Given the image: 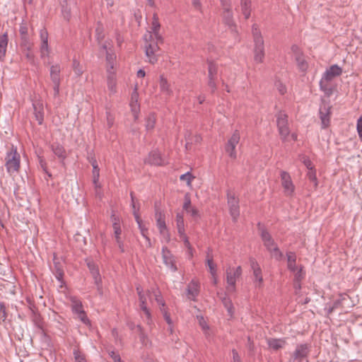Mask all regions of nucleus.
Here are the masks:
<instances>
[{"label": "nucleus", "mask_w": 362, "mask_h": 362, "mask_svg": "<svg viewBox=\"0 0 362 362\" xmlns=\"http://www.w3.org/2000/svg\"><path fill=\"white\" fill-rule=\"evenodd\" d=\"M5 166L9 174H13L19 171L21 166V156L17 151V148L12 146L10 151L7 152Z\"/></svg>", "instance_id": "f257e3e1"}, {"label": "nucleus", "mask_w": 362, "mask_h": 362, "mask_svg": "<svg viewBox=\"0 0 362 362\" xmlns=\"http://www.w3.org/2000/svg\"><path fill=\"white\" fill-rule=\"evenodd\" d=\"M154 37L151 33H148L144 35L145 42V51L146 55L148 58V61L151 64H154L157 62L158 59L155 54L156 52L158 49V43L163 42L161 40H156L154 42Z\"/></svg>", "instance_id": "f03ea898"}, {"label": "nucleus", "mask_w": 362, "mask_h": 362, "mask_svg": "<svg viewBox=\"0 0 362 362\" xmlns=\"http://www.w3.org/2000/svg\"><path fill=\"white\" fill-rule=\"evenodd\" d=\"M311 351V346L309 344H298L295 350L291 354L289 362H303L308 358Z\"/></svg>", "instance_id": "7ed1b4c3"}, {"label": "nucleus", "mask_w": 362, "mask_h": 362, "mask_svg": "<svg viewBox=\"0 0 362 362\" xmlns=\"http://www.w3.org/2000/svg\"><path fill=\"white\" fill-rule=\"evenodd\" d=\"M276 117L279 133L281 139L285 141L290 133L288 127V116L284 112L280 111L277 113Z\"/></svg>", "instance_id": "20e7f679"}, {"label": "nucleus", "mask_w": 362, "mask_h": 362, "mask_svg": "<svg viewBox=\"0 0 362 362\" xmlns=\"http://www.w3.org/2000/svg\"><path fill=\"white\" fill-rule=\"evenodd\" d=\"M61 68L58 64L50 66L49 76L53 84L54 97H57L59 94V87L61 83L60 76Z\"/></svg>", "instance_id": "39448f33"}, {"label": "nucleus", "mask_w": 362, "mask_h": 362, "mask_svg": "<svg viewBox=\"0 0 362 362\" xmlns=\"http://www.w3.org/2000/svg\"><path fill=\"white\" fill-rule=\"evenodd\" d=\"M242 274V268L238 266L235 269H228L226 270V281L228 285L227 290L228 291H234L235 290L236 279Z\"/></svg>", "instance_id": "423d86ee"}, {"label": "nucleus", "mask_w": 362, "mask_h": 362, "mask_svg": "<svg viewBox=\"0 0 362 362\" xmlns=\"http://www.w3.org/2000/svg\"><path fill=\"white\" fill-rule=\"evenodd\" d=\"M227 199L230 214L232 216L233 221L236 222L240 216L239 199L234 194H231L229 192L227 194Z\"/></svg>", "instance_id": "0eeeda50"}, {"label": "nucleus", "mask_w": 362, "mask_h": 362, "mask_svg": "<svg viewBox=\"0 0 362 362\" xmlns=\"http://www.w3.org/2000/svg\"><path fill=\"white\" fill-rule=\"evenodd\" d=\"M240 133L238 130H235L226 144V151L228 154V156L233 159H235L237 157L235 148L240 141Z\"/></svg>", "instance_id": "6e6552de"}, {"label": "nucleus", "mask_w": 362, "mask_h": 362, "mask_svg": "<svg viewBox=\"0 0 362 362\" xmlns=\"http://www.w3.org/2000/svg\"><path fill=\"white\" fill-rule=\"evenodd\" d=\"M257 226L264 246L268 252H271L274 247L278 246L276 243L274 241L269 231L262 226L259 223Z\"/></svg>", "instance_id": "1a4fd4ad"}, {"label": "nucleus", "mask_w": 362, "mask_h": 362, "mask_svg": "<svg viewBox=\"0 0 362 362\" xmlns=\"http://www.w3.org/2000/svg\"><path fill=\"white\" fill-rule=\"evenodd\" d=\"M331 106L323 101L320 105L319 110L320 118L321 120V127L322 129H326L329 127L330 123Z\"/></svg>", "instance_id": "9d476101"}, {"label": "nucleus", "mask_w": 362, "mask_h": 362, "mask_svg": "<svg viewBox=\"0 0 362 362\" xmlns=\"http://www.w3.org/2000/svg\"><path fill=\"white\" fill-rule=\"evenodd\" d=\"M342 74V69L337 64L332 65L325 72L322 80L320 82L321 88H322L323 81H330L334 78L339 76Z\"/></svg>", "instance_id": "9b49d317"}, {"label": "nucleus", "mask_w": 362, "mask_h": 362, "mask_svg": "<svg viewBox=\"0 0 362 362\" xmlns=\"http://www.w3.org/2000/svg\"><path fill=\"white\" fill-rule=\"evenodd\" d=\"M222 17L223 23L228 27L234 37H236L238 33L236 25L234 23L233 13L230 8H226L223 11Z\"/></svg>", "instance_id": "f8f14e48"}, {"label": "nucleus", "mask_w": 362, "mask_h": 362, "mask_svg": "<svg viewBox=\"0 0 362 362\" xmlns=\"http://www.w3.org/2000/svg\"><path fill=\"white\" fill-rule=\"evenodd\" d=\"M162 257L163 263L168 267L173 272L177 271V267L175 264L174 257L167 247L162 248Z\"/></svg>", "instance_id": "ddd939ff"}, {"label": "nucleus", "mask_w": 362, "mask_h": 362, "mask_svg": "<svg viewBox=\"0 0 362 362\" xmlns=\"http://www.w3.org/2000/svg\"><path fill=\"white\" fill-rule=\"evenodd\" d=\"M281 185L287 195H291L294 192V185L291 181L290 175L286 171L281 172Z\"/></svg>", "instance_id": "4468645a"}, {"label": "nucleus", "mask_w": 362, "mask_h": 362, "mask_svg": "<svg viewBox=\"0 0 362 362\" xmlns=\"http://www.w3.org/2000/svg\"><path fill=\"white\" fill-rule=\"evenodd\" d=\"M53 264L54 267L52 269L53 274L60 283H63V277L64 274V264L59 261L55 255H54L53 257Z\"/></svg>", "instance_id": "2eb2a0df"}, {"label": "nucleus", "mask_w": 362, "mask_h": 362, "mask_svg": "<svg viewBox=\"0 0 362 362\" xmlns=\"http://www.w3.org/2000/svg\"><path fill=\"white\" fill-rule=\"evenodd\" d=\"M156 223L157 226L159 229V232L161 235H163L164 237L166 236L168 241L170 240V235L168 233L167 230V226L165 221V216L158 211H156Z\"/></svg>", "instance_id": "dca6fc26"}, {"label": "nucleus", "mask_w": 362, "mask_h": 362, "mask_svg": "<svg viewBox=\"0 0 362 362\" xmlns=\"http://www.w3.org/2000/svg\"><path fill=\"white\" fill-rule=\"evenodd\" d=\"M40 37L41 40L40 54L41 57L48 55L49 49L48 46V33L45 28H42L40 31Z\"/></svg>", "instance_id": "f3484780"}, {"label": "nucleus", "mask_w": 362, "mask_h": 362, "mask_svg": "<svg viewBox=\"0 0 362 362\" xmlns=\"http://www.w3.org/2000/svg\"><path fill=\"white\" fill-rule=\"evenodd\" d=\"M145 163L151 165H163L165 160L161 154L158 151H152L149 153L148 158L145 160Z\"/></svg>", "instance_id": "a211bd4d"}, {"label": "nucleus", "mask_w": 362, "mask_h": 362, "mask_svg": "<svg viewBox=\"0 0 362 362\" xmlns=\"http://www.w3.org/2000/svg\"><path fill=\"white\" fill-rule=\"evenodd\" d=\"M34 115L40 125L42 124L44 121V106L40 100H35L33 103Z\"/></svg>", "instance_id": "6ab92c4d"}, {"label": "nucleus", "mask_w": 362, "mask_h": 362, "mask_svg": "<svg viewBox=\"0 0 362 362\" xmlns=\"http://www.w3.org/2000/svg\"><path fill=\"white\" fill-rule=\"evenodd\" d=\"M139 93L136 88H134L131 95L130 107L132 112L134 115V119H137L139 117V112L140 111V105L138 103Z\"/></svg>", "instance_id": "aec40b11"}, {"label": "nucleus", "mask_w": 362, "mask_h": 362, "mask_svg": "<svg viewBox=\"0 0 362 362\" xmlns=\"http://www.w3.org/2000/svg\"><path fill=\"white\" fill-rule=\"evenodd\" d=\"M19 33L21 35V47H30V37L28 35V27L26 23H22L20 25Z\"/></svg>", "instance_id": "412c9836"}, {"label": "nucleus", "mask_w": 362, "mask_h": 362, "mask_svg": "<svg viewBox=\"0 0 362 362\" xmlns=\"http://www.w3.org/2000/svg\"><path fill=\"white\" fill-rule=\"evenodd\" d=\"M264 42H257L255 43L254 47V60L256 63H262L264 58Z\"/></svg>", "instance_id": "4be33fe9"}, {"label": "nucleus", "mask_w": 362, "mask_h": 362, "mask_svg": "<svg viewBox=\"0 0 362 362\" xmlns=\"http://www.w3.org/2000/svg\"><path fill=\"white\" fill-rule=\"evenodd\" d=\"M50 148L54 155L60 160L62 165H64V160L66 158V153L63 146L59 143H53L50 145Z\"/></svg>", "instance_id": "5701e85b"}, {"label": "nucleus", "mask_w": 362, "mask_h": 362, "mask_svg": "<svg viewBox=\"0 0 362 362\" xmlns=\"http://www.w3.org/2000/svg\"><path fill=\"white\" fill-rule=\"evenodd\" d=\"M267 341L269 347L274 351L284 348L286 344L285 339L269 338Z\"/></svg>", "instance_id": "b1692460"}, {"label": "nucleus", "mask_w": 362, "mask_h": 362, "mask_svg": "<svg viewBox=\"0 0 362 362\" xmlns=\"http://www.w3.org/2000/svg\"><path fill=\"white\" fill-rule=\"evenodd\" d=\"M112 227H113V230H114L115 240L118 245V247L119 248V250L122 252H124V244L120 238V235L122 233L120 225L117 222H115L114 223H112Z\"/></svg>", "instance_id": "393cba45"}, {"label": "nucleus", "mask_w": 362, "mask_h": 362, "mask_svg": "<svg viewBox=\"0 0 362 362\" xmlns=\"http://www.w3.org/2000/svg\"><path fill=\"white\" fill-rule=\"evenodd\" d=\"M187 293L188 298L195 300L196 297L199 295V284L194 281H192L187 286Z\"/></svg>", "instance_id": "a878e982"}, {"label": "nucleus", "mask_w": 362, "mask_h": 362, "mask_svg": "<svg viewBox=\"0 0 362 362\" xmlns=\"http://www.w3.org/2000/svg\"><path fill=\"white\" fill-rule=\"evenodd\" d=\"M151 30H152V33H153V37H154V38L157 40H162V37L160 36V35L159 34V30H160V23L158 22V16L156 14H154L153 15V21H152V23H151Z\"/></svg>", "instance_id": "bb28decb"}, {"label": "nucleus", "mask_w": 362, "mask_h": 362, "mask_svg": "<svg viewBox=\"0 0 362 362\" xmlns=\"http://www.w3.org/2000/svg\"><path fill=\"white\" fill-rule=\"evenodd\" d=\"M8 38L7 33L0 35V61H3L5 57Z\"/></svg>", "instance_id": "cd10ccee"}, {"label": "nucleus", "mask_w": 362, "mask_h": 362, "mask_svg": "<svg viewBox=\"0 0 362 362\" xmlns=\"http://www.w3.org/2000/svg\"><path fill=\"white\" fill-rule=\"evenodd\" d=\"M91 165L93 166V182L94 184L95 188L97 189L98 187H100L99 183L100 169L95 160H93L91 161Z\"/></svg>", "instance_id": "c85d7f7f"}, {"label": "nucleus", "mask_w": 362, "mask_h": 362, "mask_svg": "<svg viewBox=\"0 0 362 362\" xmlns=\"http://www.w3.org/2000/svg\"><path fill=\"white\" fill-rule=\"evenodd\" d=\"M287 261H288V269L292 272H295L298 267L296 266V256L295 252H288L286 253Z\"/></svg>", "instance_id": "c756f323"}, {"label": "nucleus", "mask_w": 362, "mask_h": 362, "mask_svg": "<svg viewBox=\"0 0 362 362\" xmlns=\"http://www.w3.org/2000/svg\"><path fill=\"white\" fill-rule=\"evenodd\" d=\"M208 78H218V66L212 61H208Z\"/></svg>", "instance_id": "7c9ffc66"}, {"label": "nucleus", "mask_w": 362, "mask_h": 362, "mask_svg": "<svg viewBox=\"0 0 362 362\" xmlns=\"http://www.w3.org/2000/svg\"><path fill=\"white\" fill-rule=\"evenodd\" d=\"M159 85L160 91L163 93L167 95H170L171 94L172 90L170 88V84L168 83L167 79L165 78L163 76H160Z\"/></svg>", "instance_id": "2f4dec72"}, {"label": "nucleus", "mask_w": 362, "mask_h": 362, "mask_svg": "<svg viewBox=\"0 0 362 362\" xmlns=\"http://www.w3.org/2000/svg\"><path fill=\"white\" fill-rule=\"evenodd\" d=\"M91 274H92V276H93V277L94 279L95 284V285L97 286V289H98V293L100 295H102L103 294L102 281H101V277H100V275L98 269H93L92 271Z\"/></svg>", "instance_id": "473e14b6"}, {"label": "nucleus", "mask_w": 362, "mask_h": 362, "mask_svg": "<svg viewBox=\"0 0 362 362\" xmlns=\"http://www.w3.org/2000/svg\"><path fill=\"white\" fill-rule=\"evenodd\" d=\"M156 119L154 113H150L146 118V131L152 130L156 124Z\"/></svg>", "instance_id": "72a5a7b5"}, {"label": "nucleus", "mask_w": 362, "mask_h": 362, "mask_svg": "<svg viewBox=\"0 0 362 362\" xmlns=\"http://www.w3.org/2000/svg\"><path fill=\"white\" fill-rule=\"evenodd\" d=\"M176 224L179 235H183L185 233L184 218L183 215L180 213L176 215Z\"/></svg>", "instance_id": "f704fd0d"}, {"label": "nucleus", "mask_w": 362, "mask_h": 362, "mask_svg": "<svg viewBox=\"0 0 362 362\" xmlns=\"http://www.w3.org/2000/svg\"><path fill=\"white\" fill-rule=\"evenodd\" d=\"M295 61L296 62L297 66L300 71H305L308 69V64L305 59L304 54L295 58Z\"/></svg>", "instance_id": "c9c22d12"}, {"label": "nucleus", "mask_w": 362, "mask_h": 362, "mask_svg": "<svg viewBox=\"0 0 362 362\" xmlns=\"http://www.w3.org/2000/svg\"><path fill=\"white\" fill-rule=\"evenodd\" d=\"M252 33L253 36L254 43L257 42L259 41L264 42L262 36L261 35V32L256 24L252 25Z\"/></svg>", "instance_id": "e433bc0d"}, {"label": "nucleus", "mask_w": 362, "mask_h": 362, "mask_svg": "<svg viewBox=\"0 0 362 362\" xmlns=\"http://www.w3.org/2000/svg\"><path fill=\"white\" fill-rule=\"evenodd\" d=\"M22 48L23 49L24 55L25 56L28 61L31 64H35V56H34V54L31 51V48H32L31 42L30 43L29 47H22Z\"/></svg>", "instance_id": "4c0bfd02"}, {"label": "nucleus", "mask_w": 362, "mask_h": 362, "mask_svg": "<svg viewBox=\"0 0 362 362\" xmlns=\"http://www.w3.org/2000/svg\"><path fill=\"white\" fill-rule=\"evenodd\" d=\"M207 266L209 269V272L211 274L212 277L216 276V265L214 264L213 261V258L209 257V255H207L206 259Z\"/></svg>", "instance_id": "58836bf2"}, {"label": "nucleus", "mask_w": 362, "mask_h": 362, "mask_svg": "<svg viewBox=\"0 0 362 362\" xmlns=\"http://www.w3.org/2000/svg\"><path fill=\"white\" fill-rule=\"evenodd\" d=\"M240 4H241L242 13L244 15L245 18L248 19L250 16V13H251V9H250L251 3H247L245 1H244L243 3H242Z\"/></svg>", "instance_id": "ea45409f"}, {"label": "nucleus", "mask_w": 362, "mask_h": 362, "mask_svg": "<svg viewBox=\"0 0 362 362\" xmlns=\"http://www.w3.org/2000/svg\"><path fill=\"white\" fill-rule=\"evenodd\" d=\"M253 276L255 278V283L256 284V286L260 287L263 281L261 269H255V271H253Z\"/></svg>", "instance_id": "a19ab883"}, {"label": "nucleus", "mask_w": 362, "mask_h": 362, "mask_svg": "<svg viewBox=\"0 0 362 362\" xmlns=\"http://www.w3.org/2000/svg\"><path fill=\"white\" fill-rule=\"evenodd\" d=\"M73 354L75 362H86L85 355L78 349H74Z\"/></svg>", "instance_id": "79ce46f5"}, {"label": "nucleus", "mask_w": 362, "mask_h": 362, "mask_svg": "<svg viewBox=\"0 0 362 362\" xmlns=\"http://www.w3.org/2000/svg\"><path fill=\"white\" fill-rule=\"evenodd\" d=\"M269 252L271 254L272 257L277 261H281L284 257V255L278 246L274 247L273 250Z\"/></svg>", "instance_id": "37998d69"}, {"label": "nucleus", "mask_w": 362, "mask_h": 362, "mask_svg": "<svg viewBox=\"0 0 362 362\" xmlns=\"http://www.w3.org/2000/svg\"><path fill=\"white\" fill-rule=\"evenodd\" d=\"M72 310L77 315L80 314L83 311L81 302L73 299L72 300Z\"/></svg>", "instance_id": "c03bdc74"}, {"label": "nucleus", "mask_w": 362, "mask_h": 362, "mask_svg": "<svg viewBox=\"0 0 362 362\" xmlns=\"http://www.w3.org/2000/svg\"><path fill=\"white\" fill-rule=\"evenodd\" d=\"M307 176L310 182L313 183L315 188L317 187V180L316 177L315 171L313 168H310L307 173Z\"/></svg>", "instance_id": "a18cd8bd"}, {"label": "nucleus", "mask_w": 362, "mask_h": 362, "mask_svg": "<svg viewBox=\"0 0 362 362\" xmlns=\"http://www.w3.org/2000/svg\"><path fill=\"white\" fill-rule=\"evenodd\" d=\"M72 66H73L74 71L78 76H81L83 74V67L81 66L78 61H77L76 59H74L73 60Z\"/></svg>", "instance_id": "49530a36"}, {"label": "nucleus", "mask_w": 362, "mask_h": 362, "mask_svg": "<svg viewBox=\"0 0 362 362\" xmlns=\"http://www.w3.org/2000/svg\"><path fill=\"white\" fill-rule=\"evenodd\" d=\"M95 37H96L97 41L98 42V44H100V42L105 37V35L103 33V28L102 25H99L95 28Z\"/></svg>", "instance_id": "de8ad7c7"}, {"label": "nucleus", "mask_w": 362, "mask_h": 362, "mask_svg": "<svg viewBox=\"0 0 362 362\" xmlns=\"http://www.w3.org/2000/svg\"><path fill=\"white\" fill-rule=\"evenodd\" d=\"M7 318V313L4 303L0 302V322H4Z\"/></svg>", "instance_id": "09e8293b"}, {"label": "nucleus", "mask_w": 362, "mask_h": 362, "mask_svg": "<svg viewBox=\"0 0 362 362\" xmlns=\"http://www.w3.org/2000/svg\"><path fill=\"white\" fill-rule=\"evenodd\" d=\"M303 266H300L299 268L297 269V270L294 272V280L295 281H302V279H304L305 273L303 270Z\"/></svg>", "instance_id": "8fccbe9b"}, {"label": "nucleus", "mask_w": 362, "mask_h": 362, "mask_svg": "<svg viewBox=\"0 0 362 362\" xmlns=\"http://www.w3.org/2000/svg\"><path fill=\"white\" fill-rule=\"evenodd\" d=\"M291 50L294 59L303 54L300 48L296 45H293Z\"/></svg>", "instance_id": "3c124183"}, {"label": "nucleus", "mask_w": 362, "mask_h": 362, "mask_svg": "<svg viewBox=\"0 0 362 362\" xmlns=\"http://www.w3.org/2000/svg\"><path fill=\"white\" fill-rule=\"evenodd\" d=\"M194 177L193 175L187 172L180 177V180L182 181H185L187 184V185H191V182L193 180Z\"/></svg>", "instance_id": "603ef678"}, {"label": "nucleus", "mask_w": 362, "mask_h": 362, "mask_svg": "<svg viewBox=\"0 0 362 362\" xmlns=\"http://www.w3.org/2000/svg\"><path fill=\"white\" fill-rule=\"evenodd\" d=\"M217 78H208L207 84L211 88V93H215L217 90Z\"/></svg>", "instance_id": "864d4df0"}, {"label": "nucleus", "mask_w": 362, "mask_h": 362, "mask_svg": "<svg viewBox=\"0 0 362 362\" xmlns=\"http://www.w3.org/2000/svg\"><path fill=\"white\" fill-rule=\"evenodd\" d=\"M180 238L183 240L185 246L188 249V251L190 254H192V247L191 244L188 240L187 236L183 233V235H180Z\"/></svg>", "instance_id": "5fc2aeb1"}, {"label": "nucleus", "mask_w": 362, "mask_h": 362, "mask_svg": "<svg viewBox=\"0 0 362 362\" xmlns=\"http://www.w3.org/2000/svg\"><path fill=\"white\" fill-rule=\"evenodd\" d=\"M192 208L191 206V199L190 197L188 194H186L185 196V202L183 204V209L186 211H189V209Z\"/></svg>", "instance_id": "6e6d98bb"}, {"label": "nucleus", "mask_w": 362, "mask_h": 362, "mask_svg": "<svg viewBox=\"0 0 362 362\" xmlns=\"http://www.w3.org/2000/svg\"><path fill=\"white\" fill-rule=\"evenodd\" d=\"M106 54V60L108 62V64L110 65V67L113 68V62L115 59V55L114 53H111L110 51H107Z\"/></svg>", "instance_id": "4d7b16f0"}, {"label": "nucleus", "mask_w": 362, "mask_h": 362, "mask_svg": "<svg viewBox=\"0 0 362 362\" xmlns=\"http://www.w3.org/2000/svg\"><path fill=\"white\" fill-rule=\"evenodd\" d=\"M136 329L139 334L140 340L141 341L142 343H144L145 339L147 338V336L144 333L143 327L140 325H136Z\"/></svg>", "instance_id": "13d9d810"}, {"label": "nucleus", "mask_w": 362, "mask_h": 362, "mask_svg": "<svg viewBox=\"0 0 362 362\" xmlns=\"http://www.w3.org/2000/svg\"><path fill=\"white\" fill-rule=\"evenodd\" d=\"M107 86H108V88L112 91V92H115V88H116V82L114 79L113 77L112 76H110L108 78V80H107Z\"/></svg>", "instance_id": "bf43d9fd"}, {"label": "nucleus", "mask_w": 362, "mask_h": 362, "mask_svg": "<svg viewBox=\"0 0 362 362\" xmlns=\"http://www.w3.org/2000/svg\"><path fill=\"white\" fill-rule=\"evenodd\" d=\"M356 129L358 136L362 141V115L357 120Z\"/></svg>", "instance_id": "052dcab7"}, {"label": "nucleus", "mask_w": 362, "mask_h": 362, "mask_svg": "<svg viewBox=\"0 0 362 362\" xmlns=\"http://www.w3.org/2000/svg\"><path fill=\"white\" fill-rule=\"evenodd\" d=\"M346 297H348V296L346 294H341L340 298L337 300L336 301H334L332 306L334 308H338L339 305H341L342 304L343 301L346 299Z\"/></svg>", "instance_id": "680f3d73"}, {"label": "nucleus", "mask_w": 362, "mask_h": 362, "mask_svg": "<svg viewBox=\"0 0 362 362\" xmlns=\"http://www.w3.org/2000/svg\"><path fill=\"white\" fill-rule=\"evenodd\" d=\"M109 355L110 358L114 361V362H123L121 359V357L119 354L114 351H111L109 352Z\"/></svg>", "instance_id": "e2e57ef3"}, {"label": "nucleus", "mask_w": 362, "mask_h": 362, "mask_svg": "<svg viewBox=\"0 0 362 362\" xmlns=\"http://www.w3.org/2000/svg\"><path fill=\"white\" fill-rule=\"evenodd\" d=\"M38 163H39L40 167L42 168L43 172H47V163L42 156H38Z\"/></svg>", "instance_id": "0e129e2a"}, {"label": "nucleus", "mask_w": 362, "mask_h": 362, "mask_svg": "<svg viewBox=\"0 0 362 362\" xmlns=\"http://www.w3.org/2000/svg\"><path fill=\"white\" fill-rule=\"evenodd\" d=\"M139 303H140V308L141 310H144V308H147L146 307V297L144 294H140V298H139Z\"/></svg>", "instance_id": "69168bd1"}, {"label": "nucleus", "mask_w": 362, "mask_h": 362, "mask_svg": "<svg viewBox=\"0 0 362 362\" xmlns=\"http://www.w3.org/2000/svg\"><path fill=\"white\" fill-rule=\"evenodd\" d=\"M187 212L189 213L191 215V216L192 218H194V219H197L200 216L199 211L194 207L189 209V211H187Z\"/></svg>", "instance_id": "338daca9"}, {"label": "nucleus", "mask_w": 362, "mask_h": 362, "mask_svg": "<svg viewBox=\"0 0 362 362\" xmlns=\"http://www.w3.org/2000/svg\"><path fill=\"white\" fill-rule=\"evenodd\" d=\"M142 311L144 313L146 317V323L148 325H151L152 323V319L150 310L148 309V308H144V309L142 310Z\"/></svg>", "instance_id": "774afa93"}]
</instances>
